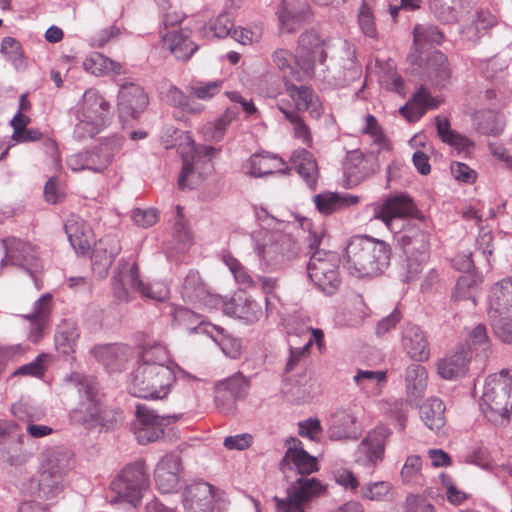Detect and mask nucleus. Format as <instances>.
Masks as SVG:
<instances>
[{
  "label": "nucleus",
  "mask_w": 512,
  "mask_h": 512,
  "mask_svg": "<svg viewBox=\"0 0 512 512\" xmlns=\"http://www.w3.org/2000/svg\"><path fill=\"white\" fill-rule=\"evenodd\" d=\"M391 254V247L383 240L352 237L345 251L347 269L359 278L378 276L388 267Z\"/></svg>",
  "instance_id": "obj_1"
},
{
  "label": "nucleus",
  "mask_w": 512,
  "mask_h": 512,
  "mask_svg": "<svg viewBox=\"0 0 512 512\" xmlns=\"http://www.w3.org/2000/svg\"><path fill=\"white\" fill-rule=\"evenodd\" d=\"M72 453L64 448L46 452L39 480L30 479L26 491L42 499L55 497L63 488L65 475L73 468Z\"/></svg>",
  "instance_id": "obj_2"
},
{
  "label": "nucleus",
  "mask_w": 512,
  "mask_h": 512,
  "mask_svg": "<svg viewBox=\"0 0 512 512\" xmlns=\"http://www.w3.org/2000/svg\"><path fill=\"white\" fill-rule=\"evenodd\" d=\"M253 249L260 264L277 270L296 257L298 247L291 235L279 230L259 229L251 234Z\"/></svg>",
  "instance_id": "obj_3"
},
{
  "label": "nucleus",
  "mask_w": 512,
  "mask_h": 512,
  "mask_svg": "<svg viewBox=\"0 0 512 512\" xmlns=\"http://www.w3.org/2000/svg\"><path fill=\"white\" fill-rule=\"evenodd\" d=\"M175 382L174 369L169 365H137L130 375L129 391L139 398L161 400L168 396Z\"/></svg>",
  "instance_id": "obj_4"
},
{
  "label": "nucleus",
  "mask_w": 512,
  "mask_h": 512,
  "mask_svg": "<svg viewBox=\"0 0 512 512\" xmlns=\"http://www.w3.org/2000/svg\"><path fill=\"white\" fill-rule=\"evenodd\" d=\"M150 488V474L144 461L125 465L110 483V503H127L133 507L141 504L145 492Z\"/></svg>",
  "instance_id": "obj_5"
},
{
  "label": "nucleus",
  "mask_w": 512,
  "mask_h": 512,
  "mask_svg": "<svg viewBox=\"0 0 512 512\" xmlns=\"http://www.w3.org/2000/svg\"><path fill=\"white\" fill-rule=\"evenodd\" d=\"M68 382L74 386L80 397L84 398L70 412V420L75 424L83 426L85 429L106 427L107 421L104 412L100 408L97 398L98 389L95 382L91 378L78 373L71 374Z\"/></svg>",
  "instance_id": "obj_6"
},
{
  "label": "nucleus",
  "mask_w": 512,
  "mask_h": 512,
  "mask_svg": "<svg viewBox=\"0 0 512 512\" xmlns=\"http://www.w3.org/2000/svg\"><path fill=\"white\" fill-rule=\"evenodd\" d=\"M178 151L182 156V170L178 178V186L181 189L193 188L205 175L212 171V157L217 153L213 146L195 147L189 135L184 137L178 145Z\"/></svg>",
  "instance_id": "obj_7"
},
{
  "label": "nucleus",
  "mask_w": 512,
  "mask_h": 512,
  "mask_svg": "<svg viewBox=\"0 0 512 512\" xmlns=\"http://www.w3.org/2000/svg\"><path fill=\"white\" fill-rule=\"evenodd\" d=\"M481 408L490 421L508 420L512 409V375L508 371L502 370L486 379Z\"/></svg>",
  "instance_id": "obj_8"
},
{
  "label": "nucleus",
  "mask_w": 512,
  "mask_h": 512,
  "mask_svg": "<svg viewBox=\"0 0 512 512\" xmlns=\"http://www.w3.org/2000/svg\"><path fill=\"white\" fill-rule=\"evenodd\" d=\"M110 103L98 91L88 89L78 104L74 134L80 138L93 137L106 125L110 116Z\"/></svg>",
  "instance_id": "obj_9"
},
{
  "label": "nucleus",
  "mask_w": 512,
  "mask_h": 512,
  "mask_svg": "<svg viewBox=\"0 0 512 512\" xmlns=\"http://www.w3.org/2000/svg\"><path fill=\"white\" fill-rule=\"evenodd\" d=\"M339 256L335 252L317 249L307 265L311 281L326 294H332L340 285Z\"/></svg>",
  "instance_id": "obj_10"
},
{
  "label": "nucleus",
  "mask_w": 512,
  "mask_h": 512,
  "mask_svg": "<svg viewBox=\"0 0 512 512\" xmlns=\"http://www.w3.org/2000/svg\"><path fill=\"white\" fill-rule=\"evenodd\" d=\"M326 487L316 478L297 479L288 489L285 499L273 497L277 512H308L313 498L323 495Z\"/></svg>",
  "instance_id": "obj_11"
},
{
  "label": "nucleus",
  "mask_w": 512,
  "mask_h": 512,
  "mask_svg": "<svg viewBox=\"0 0 512 512\" xmlns=\"http://www.w3.org/2000/svg\"><path fill=\"white\" fill-rule=\"evenodd\" d=\"M297 53L299 67L313 75L327 58L324 38L314 29L305 30L299 37Z\"/></svg>",
  "instance_id": "obj_12"
},
{
  "label": "nucleus",
  "mask_w": 512,
  "mask_h": 512,
  "mask_svg": "<svg viewBox=\"0 0 512 512\" xmlns=\"http://www.w3.org/2000/svg\"><path fill=\"white\" fill-rule=\"evenodd\" d=\"M417 207L406 193H394L374 206L373 218L382 221L389 230H393V221L417 217Z\"/></svg>",
  "instance_id": "obj_13"
},
{
  "label": "nucleus",
  "mask_w": 512,
  "mask_h": 512,
  "mask_svg": "<svg viewBox=\"0 0 512 512\" xmlns=\"http://www.w3.org/2000/svg\"><path fill=\"white\" fill-rule=\"evenodd\" d=\"M5 257L1 261V266L14 265L23 268L31 276L41 267V261L38 257L36 248L28 242L9 237L2 240Z\"/></svg>",
  "instance_id": "obj_14"
},
{
  "label": "nucleus",
  "mask_w": 512,
  "mask_h": 512,
  "mask_svg": "<svg viewBox=\"0 0 512 512\" xmlns=\"http://www.w3.org/2000/svg\"><path fill=\"white\" fill-rule=\"evenodd\" d=\"M136 419L132 424L138 443L145 445L157 441L164 434V426L169 423V417H162L146 405L136 406Z\"/></svg>",
  "instance_id": "obj_15"
},
{
  "label": "nucleus",
  "mask_w": 512,
  "mask_h": 512,
  "mask_svg": "<svg viewBox=\"0 0 512 512\" xmlns=\"http://www.w3.org/2000/svg\"><path fill=\"white\" fill-rule=\"evenodd\" d=\"M409 61L421 68L424 76L433 85L445 87L450 83L452 69L448 57L441 51L431 52L425 60L415 52L409 55Z\"/></svg>",
  "instance_id": "obj_16"
},
{
  "label": "nucleus",
  "mask_w": 512,
  "mask_h": 512,
  "mask_svg": "<svg viewBox=\"0 0 512 512\" xmlns=\"http://www.w3.org/2000/svg\"><path fill=\"white\" fill-rule=\"evenodd\" d=\"M183 475L181 457L176 453H168L157 463L154 479L160 492L172 493L177 491Z\"/></svg>",
  "instance_id": "obj_17"
},
{
  "label": "nucleus",
  "mask_w": 512,
  "mask_h": 512,
  "mask_svg": "<svg viewBox=\"0 0 512 512\" xmlns=\"http://www.w3.org/2000/svg\"><path fill=\"white\" fill-rule=\"evenodd\" d=\"M294 80L284 81V94L289 98L295 112L307 111L310 117L319 119L323 112V105L314 92L306 85H298Z\"/></svg>",
  "instance_id": "obj_18"
},
{
  "label": "nucleus",
  "mask_w": 512,
  "mask_h": 512,
  "mask_svg": "<svg viewBox=\"0 0 512 512\" xmlns=\"http://www.w3.org/2000/svg\"><path fill=\"white\" fill-rule=\"evenodd\" d=\"M390 435L391 430L383 425L370 430L357 448V461L370 465H376L382 461Z\"/></svg>",
  "instance_id": "obj_19"
},
{
  "label": "nucleus",
  "mask_w": 512,
  "mask_h": 512,
  "mask_svg": "<svg viewBox=\"0 0 512 512\" xmlns=\"http://www.w3.org/2000/svg\"><path fill=\"white\" fill-rule=\"evenodd\" d=\"M277 18L281 32L294 33L311 19L309 5L302 0L287 2L282 0Z\"/></svg>",
  "instance_id": "obj_20"
},
{
  "label": "nucleus",
  "mask_w": 512,
  "mask_h": 512,
  "mask_svg": "<svg viewBox=\"0 0 512 512\" xmlns=\"http://www.w3.org/2000/svg\"><path fill=\"white\" fill-rule=\"evenodd\" d=\"M183 505L187 512H217L213 487L206 482H195L186 486Z\"/></svg>",
  "instance_id": "obj_21"
},
{
  "label": "nucleus",
  "mask_w": 512,
  "mask_h": 512,
  "mask_svg": "<svg viewBox=\"0 0 512 512\" xmlns=\"http://www.w3.org/2000/svg\"><path fill=\"white\" fill-rule=\"evenodd\" d=\"M149 103L144 89L134 83L122 85L118 94V110L121 118H137Z\"/></svg>",
  "instance_id": "obj_22"
},
{
  "label": "nucleus",
  "mask_w": 512,
  "mask_h": 512,
  "mask_svg": "<svg viewBox=\"0 0 512 512\" xmlns=\"http://www.w3.org/2000/svg\"><path fill=\"white\" fill-rule=\"evenodd\" d=\"M120 251V241L115 236H106L100 239L95 244L91 255L93 271L98 274L99 277L106 276Z\"/></svg>",
  "instance_id": "obj_23"
},
{
  "label": "nucleus",
  "mask_w": 512,
  "mask_h": 512,
  "mask_svg": "<svg viewBox=\"0 0 512 512\" xmlns=\"http://www.w3.org/2000/svg\"><path fill=\"white\" fill-rule=\"evenodd\" d=\"M401 345L405 352L415 361H425L429 358L430 349L427 338L421 328L407 323L401 333Z\"/></svg>",
  "instance_id": "obj_24"
},
{
  "label": "nucleus",
  "mask_w": 512,
  "mask_h": 512,
  "mask_svg": "<svg viewBox=\"0 0 512 512\" xmlns=\"http://www.w3.org/2000/svg\"><path fill=\"white\" fill-rule=\"evenodd\" d=\"M65 232L68 240L77 254H86L91 247L92 230L86 222L77 215H70L65 222Z\"/></svg>",
  "instance_id": "obj_25"
},
{
  "label": "nucleus",
  "mask_w": 512,
  "mask_h": 512,
  "mask_svg": "<svg viewBox=\"0 0 512 512\" xmlns=\"http://www.w3.org/2000/svg\"><path fill=\"white\" fill-rule=\"evenodd\" d=\"M142 284L143 282L139 279L137 264L121 261L118 275L113 280L115 296L120 301H128L130 291L140 290Z\"/></svg>",
  "instance_id": "obj_26"
},
{
  "label": "nucleus",
  "mask_w": 512,
  "mask_h": 512,
  "mask_svg": "<svg viewBox=\"0 0 512 512\" xmlns=\"http://www.w3.org/2000/svg\"><path fill=\"white\" fill-rule=\"evenodd\" d=\"M402 241L407 254L414 251L419 254V258L408 257L407 277L408 280H413L422 270V262L429 246L428 237L423 231H416L412 236L404 235Z\"/></svg>",
  "instance_id": "obj_27"
},
{
  "label": "nucleus",
  "mask_w": 512,
  "mask_h": 512,
  "mask_svg": "<svg viewBox=\"0 0 512 512\" xmlns=\"http://www.w3.org/2000/svg\"><path fill=\"white\" fill-rule=\"evenodd\" d=\"M247 381L241 374L234 375L216 384L215 402L220 403L227 396V403L224 405L225 410L235 411L236 400L242 397L247 391Z\"/></svg>",
  "instance_id": "obj_28"
},
{
  "label": "nucleus",
  "mask_w": 512,
  "mask_h": 512,
  "mask_svg": "<svg viewBox=\"0 0 512 512\" xmlns=\"http://www.w3.org/2000/svg\"><path fill=\"white\" fill-rule=\"evenodd\" d=\"M273 64L282 73L285 81L295 80L302 82L305 77L312 76L311 73H304L299 67V55H294L290 50L278 48L271 55Z\"/></svg>",
  "instance_id": "obj_29"
},
{
  "label": "nucleus",
  "mask_w": 512,
  "mask_h": 512,
  "mask_svg": "<svg viewBox=\"0 0 512 512\" xmlns=\"http://www.w3.org/2000/svg\"><path fill=\"white\" fill-rule=\"evenodd\" d=\"M356 422V416L350 410H337L331 416L330 426L328 429L329 437L333 440L357 438L359 429Z\"/></svg>",
  "instance_id": "obj_30"
},
{
  "label": "nucleus",
  "mask_w": 512,
  "mask_h": 512,
  "mask_svg": "<svg viewBox=\"0 0 512 512\" xmlns=\"http://www.w3.org/2000/svg\"><path fill=\"white\" fill-rule=\"evenodd\" d=\"M428 373L426 368L418 363L410 364L405 370V388L407 401L412 405L424 396L427 388Z\"/></svg>",
  "instance_id": "obj_31"
},
{
  "label": "nucleus",
  "mask_w": 512,
  "mask_h": 512,
  "mask_svg": "<svg viewBox=\"0 0 512 512\" xmlns=\"http://www.w3.org/2000/svg\"><path fill=\"white\" fill-rule=\"evenodd\" d=\"M288 446L283 462L293 464L294 467L300 474H310L317 470L316 458L308 454L303 446L302 442L294 437L286 440Z\"/></svg>",
  "instance_id": "obj_32"
},
{
  "label": "nucleus",
  "mask_w": 512,
  "mask_h": 512,
  "mask_svg": "<svg viewBox=\"0 0 512 512\" xmlns=\"http://www.w3.org/2000/svg\"><path fill=\"white\" fill-rule=\"evenodd\" d=\"M512 313V277L495 283L489 295V315Z\"/></svg>",
  "instance_id": "obj_33"
},
{
  "label": "nucleus",
  "mask_w": 512,
  "mask_h": 512,
  "mask_svg": "<svg viewBox=\"0 0 512 512\" xmlns=\"http://www.w3.org/2000/svg\"><path fill=\"white\" fill-rule=\"evenodd\" d=\"M471 360L470 349L464 348L454 352L441 359L437 364L438 374L441 378L452 380L464 376L468 370V364Z\"/></svg>",
  "instance_id": "obj_34"
},
{
  "label": "nucleus",
  "mask_w": 512,
  "mask_h": 512,
  "mask_svg": "<svg viewBox=\"0 0 512 512\" xmlns=\"http://www.w3.org/2000/svg\"><path fill=\"white\" fill-rule=\"evenodd\" d=\"M359 197L351 194L323 192L313 197L317 210L323 215H330L342 209L357 205Z\"/></svg>",
  "instance_id": "obj_35"
},
{
  "label": "nucleus",
  "mask_w": 512,
  "mask_h": 512,
  "mask_svg": "<svg viewBox=\"0 0 512 512\" xmlns=\"http://www.w3.org/2000/svg\"><path fill=\"white\" fill-rule=\"evenodd\" d=\"M162 44L178 60H188L198 50V45L182 31L167 32L162 37Z\"/></svg>",
  "instance_id": "obj_36"
},
{
  "label": "nucleus",
  "mask_w": 512,
  "mask_h": 512,
  "mask_svg": "<svg viewBox=\"0 0 512 512\" xmlns=\"http://www.w3.org/2000/svg\"><path fill=\"white\" fill-rule=\"evenodd\" d=\"M291 163L308 187L315 189L319 173L313 155L305 149L295 151L291 156Z\"/></svg>",
  "instance_id": "obj_37"
},
{
  "label": "nucleus",
  "mask_w": 512,
  "mask_h": 512,
  "mask_svg": "<svg viewBox=\"0 0 512 512\" xmlns=\"http://www.w3.org/2000/svg\"><path fill=\"white\" fill-rule=\"evenodd\" d=\"M129 349L123 345L108 344L92 349L95 359L110 370L119 369L126 362Z\"/></svg>",
  "instance_id": "obj_38"
},
{
  "label": "nucleus",
  "mask_w": 512,
  "mask_h": 512,
  "mask_svg": "<svg viewBox=\"0 0 512 512\" xmlns=\"http://www.w3.org/2000/svg\"><path fill=\"white\" fill-rule=\"evenodd\" d=\"M284 162L281 158L268 153H255L247 161L246 173L253 177H262L281 171Z\"/></svg>",
  "instance_id": "obj_39"
},
{
  "label": "nucleus",
  "mask_w": 512,
  "mask_h": 512,
  "mask_svg": "<svg viewBox=\"0 0 512 512\" xmlns=\"http://www.w3.org/2000/svg\"><path fill=\"white\" fill-rule=\"evenodd\" d=\"M420 418L432 431H438L446 423L445 405L436 397L428 398L420 407Z\"/></svg>",
  "instance_id": "obj_40"
},
{
  "label": "nucleus",
  "mask_w": 512,
  "mask_h": 512,
  "mask_svg": "<svg viewBox=\"0 0 512 512\" xmlns=\"http://www.w3.org/2000/svg\"><path fill=\"white\" fill-rule=\"evenodd\" d=\"M120 145L116 141H106L91 151H87V170L99 173L105 170L113 161Z\"/></svg>",
  "instance_id": "obj_41"
},
{
  "label": "nucleus",
  "mask_w": 512,
  "mask_h": 512,
  "mask_svg": "<svg viewBox=\"0 0 512 512\" xmlns=\"http://www.w3.org/2000/svg\"><path fill=\"white\" fill-rule=\"evenodd\" d=\"M413 104V107L405 105L400 109L401 114L409 121L419 119L428 109L437 108L439 105L438 101L435 100L424 87H420L419 90L414 93Z\"/></svg>",
  "instance_id": "obj_42"
},
{
  "label": "nucleus",
  "mask_w": 512,
  "mask_h": 512,
  "mask_svg": "<svg viewBox=\"0 0 512 512\" xmlns=\"http://www.w3.org/2000/svg\"><path fill=\"white\" fill-rule=\"evenodd\" d=\"M346 59H343L341 69L334 75L338 85L345 86L359 80L362 75L361 65L357 62L355 49L353 46L345 43Z\"/></svg>",
  "instance_id": "obj_43"
},
{
  "label": "nucleus",
  "mask_w": 512,
  "mask_h": 512,
  "mask_svg": "<svg viewBox=\"0 0 512 512\" xmlns=\"http://www.w3.org/2000/svg\"><path fill=\"white\" fill-rule=\"evenodd\" d=\"M345 170L357 179H364L379 170L376 161L369 164L368 158L359 150L348 153L345 163Z\"/></svg>",
  "instance_id": "obj_44"
},
{
  "label": "nucleus",
  "mask_w": 512,
  "mask_h": 512,
  "mask_svg": "<svg viewBox=\"0 0 512 512\" xmlns=\"http://www.w3.org/2000/svg\"><path fill=\"white\" fill-rule=\"evenodd\" d=\"M85 70L96 76L123 73L121 63L113 61L101 53H92L83 61Z\"/></svg>",
  "instance_id": "obj_45"
},
{
  "label": "nucleus",
  "mask_w": 512,
  "mask_h": 512,
  "mask_svg": "<svg viewBox=\"0 0 512 512\" xmlns=\"http://www.w3.org/2000/svg\"><path fill=\"white\" fill-rule=\"evenodd\" d=\"M79 331L75 322L71 320H62L56 330L55 343L58 350L63 354H69L74 351Z\"/></svg>",
  "instance_id": "obj_46"
},
{
  "label": "nucleus",
  "mask_w": 512,
  "mask_h": 512,
  "mask_svg": "<svg viewBox=\"0 0 512 512\" xmlns=\"http://www.w3.org/2000/svg\"><path fill=\"white\" fill-rule=\"evenodd\" d=\"M436 130L442 142L449 144L458 151H464L473 145V143L464 135L459 134L450 128V122L447 118L437 116L435 118Z\"/></svg>",
  "instance_id": "obj_47"
},
{
  "label": "nucleus",
  "mask_w": 512,
  "mask_h": 512,
  "mask_svg": "<svg viewBox=\"0 0 512 512\" xmlns=\"http://www.w3.org/2000/svg\"><path fill=\"white\" fill-rule=\"evenodd\" d=\"M364 123L362 133L371 138L372 144L376 146L377 152L389 151L391 149L390 140L378 123V120L373 115L368 114L364 116Z\"/></svg>",
  "instance_id": "obj_48"
},
{
  "label": "nucleus",
  "mask_w": 512,
  "mask_h": 512,
  "mask_svg": "<svg viewBox=\"0 0 512 512\" xmlns=\"http://www.w3.org/2000/svg\"><path fill=\"white\" fill-rule=\"evenodd\" d=\"M278 108L284 114L285 118L291 123L294 136L301 140L303 144L311 147V130L299 113L285 108L281 103H278Z\"/></svg>",
  "instance_id": "obj_49"
},
{
  "label": "nucleus",
  "mask_w": 512,
  "mask_h": 512,
  "mask_svg": "<svg viewBox=\"0 0 512 512\" xmlns=\"http://www.w3.org/2000/svg\"><path fill=\"white\" fill-rule=\"evenodd\" d=\"M169 360L170 356L167 348L160 343H155L143 347L138 365H168Z\"/></svg>",
  "instance_id": "obj_50"
},
{
  "label": "nucleus",
  "mask_w": 512,
  "mask_h": 512,
  "mask_svg": "<svg viewBox=\"0 0 512 512\" xmlns=\"http://www.w3.org/2000/svg\"><path fill=\"white\" fill-rule=\"evenodd\" d=\"M181 293L184 299L191 302L203 299L206 294V287L197 271L191 270L186 275Z\"/></svg>",
  "instance_id": "obj_51"
},
{
  "label": "nucleus",
  "mask_w": 512,
  "mask_h": 512,
  "mask_svg": "<svg viewBox=\"0 0 512 512\" xmlns=\"http://www.w3.org/2000/svg\"><path fill=\"white\" fill-rule=\"evenodd\" d=\"M234 314L237 318L251 324L257 322L262 317L263 311L257 301L245 297L239 298L238 302L235 304Z\"/></svg>",
  "instance_id": "obj_52"
},
{
  "label": "nucleus",
  "mask_w": 512,
  "mask_h": 512,
  "mask_svg": "<svg viewBox=\"0 0 512 512\" xmlns=\"http://www.w3.org/2000/svg\"><path fill=\"white\" fill-rule=\"evenodd\" d=\"M416 51L422 44L439 45L443 42V33L434 25L417 24L413 29Z\"/></svg>",
  "instance_id": "obj_53"
},
{
  "label": "nucleus",
  "mask_w": 512,
  "mask_h": 512,
  "mask_svg": "<svg viewBox=\"0 0 512 512\" xmlns=\"http://www.w3.org/2000/svg\"><path fill=\"white\" fill-rule=\"evenodd\" d=\"M387 375L385 371L358 370L354 381L358 386L367 391L379 392L385 384Z\"/></svg>",
  "instance_id": "obj_54"
},
{
  "label": "nucleus",
  "mask_w": 512,
  "mask_h": 512,
  "mask_svg": "<svg viewBox=\"0 0 512 512\" xmlns=\"http://www.w3.org/2000/svg\"><path fill=\"white\" fill-rule=\"evenodd\" d=\"M476 119L477 130L484 135H498L504 129L502 117L492 111L480 112Z\"/></svg>",
  "instance_id": "obj_55"
},
{
  "label": "nucleus",
  "mask_w": 512,
  "mask_h": 512,
  "mask_svg": "<svg viewBox=\"0 0 512 512\" xmlns=\"http://www.w3.org/2000/svg\"><path fill=\"white\" fill-rule=\"evenodd\" d=\"M223 87L222 80L193 81L187 90L190 95L200 100H209L219 94Z\"/></svg>",
  "instance_id": "obj_56"
},
{
  "label": "nucleus",
  "mask_w": 512,
  "mask_h": 512,
  "mask_svg": "<svg viewBox=\"0 0 512 512\" xmlns=\"http://www.w3.org/2000/svg\"><path fill=\"white\" fill-rule=\"evenodd\" d=\"M52 296L50 294L42 295L34 304V311L26 315L25 318L35 324L37 332H41L51 311Z\"/></svg>",
  "instance_id": "obj_57"
},
{
  "label": "nucleus",
  "mask_w": 512,
  "mask_h": 512,
  "mask_svg": "<svg viewBox=\"0 0 512 512\" xmlns=\"http://www.w3.org/2000/svg\"><path fill=\"white\" fill-rule=\"evenodd\" d=\"M11 412L14 418L19 422L28 426V423L37 422L41 420L44 413L32 405L19 401L12 405Z\"/></svg>",
  "instance_id": "obj_58"
},
{
  "label": "nucleus",
  "mask_w": 512,
  "mask_h": 512,
  "mask_svg": "<svg viewBox=\"0 0 512 512\" xmlns=\"http://www.w3.org/2000/svg\"><path fill=\"white\" fill-rule=\"evenodd\" d=\"M477 285V279L473 275H463L457 280L453 297L455 300H467L470 299L473 305L475 301V287Z\"/></svg>",
  "instance_id": "obj_59"
},
{
  "label": "nucleus",
  "mask_w": 512,
  "mask_h": 512,
  "mask_svg": "<svg viewBox=\"0 0 512 512\" xmlns=\"http://www.w3.org/2000/svg\"><path fill=\"white\" fill-rule=\"evenodd\" d=\"M234 24L228 14H220L215 19L211 20L207 26L204 27L206 36L212 33L213 37L224 38L231 33Z\"/></svg>",
  "instance_id": "obj_60"
},
{
  "label": "nucleus",
  "mask_w": 512,
  "mask_h": 512,
  "mask_svg": "<svg viewBox=\"0 0 512 512\" xmlns=\"http://www.w3.org/2000/svg\"><path fill=\"white\" fill-rule=\"evenodd\" d=\"M466 341L470 349L480 348L486 353L490 347L487 329L483 324H478L466 331Z\"/></svg>",
  "instance_id": "obj_61"
},
{
  "label": "nucleus",
  "mask_w": 512,
  "mask_h": 512,
  "mask_svg": "<svg viewBox=\"0 0 512 512\" xmlns=\"http://www.w3.org/2000/svg\"><path fill=\"white\" fill-rule=\"evenodd\" d=\"M489 316L497 337L503 342H512V313Z\"/></svg>",
  "instance_id": "obj_62"
},
{
  "label": "nucleus",
  "mask_w": 512,
  "mask_h": 512,
  "mask_svg": "<svg viewBox=\"0 0 512 512\" xmlns=\"http://www.w3.org/2000/svg\"><path fill=\"white\" fill-rule=\"evenodd\" d=\"M391 489L392 485L387 481L370 482L362 487L361 497L370 501H382Z\"/></svg>",
  "instance_id": "obj_63"
},
{
  "label": "nucleus",
  "mask_w": 512,
  "mask_h": 512,
  "mask_svg": "<svg viewBox=\"0 0 512 512\" xmlns=\"http://www.w3.org/2000/svg\"><path fill=\"white\" fill-rule=\"evenodd\" d=\"M170 314L176 324L187 330H195L196 325L201 323L199 315L185 307H172Z\"/></svg>",
  "instance_id": "obj_64"
}]
</instances>
